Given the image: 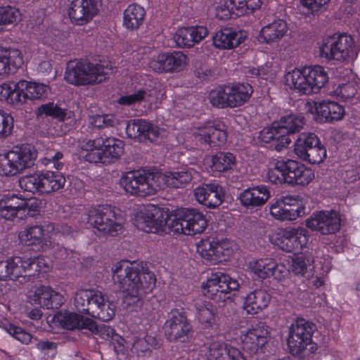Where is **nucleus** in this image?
Returning a JSON list of instances; mask_svg holds the SVG:
<instances>
[{
	"label": "nucleus",
	"instance_id": "obj_17",
	"mask_svg": "<svg viewBox=\"0 0 360 360\" xmlns=\"http://www.w3.org/2000/svg\"><path fill=\"white\" fill-rule=\"evenodd\" d=\"M269 337V327L263 323H257L248 328H240L234 338L244 351L254 354L262 351Z\"/></svg>",
	"mask_w": 360,
	"mask_h": 360
},
{
	"label": "nucleus",
	"instance_id": "obj_37",
	"mask_svg": "<svg viewBox=\"0 0 360 360\" xmlns=\"http://www.w3.org/2000/svg\"><path fill=\"white\" fill-rule=\"evenodd\" d=\"M141 60H147L148 68L158 73H168L167 51H158L151 46L141 47L138 50Z\"/></svg>",
	"mask_w": 360,
	"mask_h": 360
},
{
	"label": "nucleus",
	"instance_id": "obj_29",
	"mask_svg": "<svg viewBox=\"0 0 360 360\" xmlns=\"http://www.w3.org/2000/svg\"><path fill=\"white\" fill-rule=\"evenodd\" d=\"M193 193L195 200L208 208L219 206L224 200L223 188L216 182L198 186L194 189Z\"/></svg>",
	"mask_w": 360,
	"mask_h": 360
},
{
	"label": "nucleus",
	"instance_id": "obj_60",
	"mask_svg": "<svg viewBox=\"0 0 360 360\" xmlns=\"http://www.w3.org/2000/svg\"><path fill=\"white\" fill-rule=\"evenodd\" d=\"M228 85L219 86L210 91L208 95L210 103L218 108L229 107Z\"/></svg>",
	"mask_w": 360,
	"mask_h": 360
},
{
	"label": "nucleus",
	"instance_id": "obj_18",
	"mask_svg": "<svg viewBox=\"0 0 360 360\" xmlns=\"http://www.w3.org/2000/svg\"><path fill=\"white\" fill-rule=\"evenodd\" d=\"M270 214L280 221H294L305 216L307 208L298 195H285L271 204Z\"/></svg>",
	"mask_w": 360,
	"mask_h": 360
},
{
	"label": "nucleus",
	"instance_id": "obj_6",
	"mask_svg": "<svg viewBox=\"0 0 360 360\" xmlns=\"http://www.w3.org/2000/svg\"><path fill=\"white\" fill-rule=\"evenodd\" d=\"M319 56L335 62H352L358 56L360 47L351 35L336 33L323 39L318 43Z\"/></svg>",
	"mask_w": 360,
	"mask_h": 360
},
{
	"label": "nucleus",
	"instance_id": "obj_25",
	"mask_svg": "<svg viewBox=\"0 0 360 360\" xmlns=\"http://www.w3.org/2000/svg\"><path fill=\"white\" fill-rule=\"evenodd\" d=\"M200 352L205 360H247L238 349L221 341L205 344Z\"/></svg>",
	"mask_w": 360,
	"mask_h": 360
},
{
	"label": "nucleus",
	"instance_id": "obj_62",
	"mask_svg": "<svg viewBox=\"0 0 360 360\" xmlns=\"http://www.w3.org/2000/svg\"><path fill=\"white\" fill-rule=\"evenodd\" d=\"M14 119L10 112L0 107V139L8 138L13 132Z\"/></svg>",
	"mask_w": 360,
	"mask_h": 360
},
{
	"label": "nucleus",
	"instance_id": "obj_40",
	"mask_svg": "<svg viewBox=\"0 0 360 360\" xmlns=\"http://www.w3.org/2000/svg\"><path fill=\"white\" fill-rule=\"evenodd\" d=\"M270 301L271 295L266 290H255L245 296L243 308L247 314L255 315L266 309Z\"/></svg>",
	"mask_w": 360,
	"mask_h": 360
},
{
	"label": "nucleus",
	"instance_id": "obj_33",
	"mask_svg": "<svg viewBox=\"0 0 360 360\" xmlns=\"http://www.w3.org/2000/svg\"><path fill=\"white\" fill-rule=\"evenodd\" d=\"M286 184L290 185H308L314 179V171L296 160L285 159Z\"/></svg>",
	"mask_w": 360,
	"mask_h": 360
},
{
	"label": "nucleus",
	"instance_id": "obj_22",
	"mask_svg": "<svg viewBox=\"0 0 360 360\" xmlns=\"http://www.w3.org/2000/svg\"><path fill=\"white\" fill-rule=\"evenodd\" d=\"M307 105V111L319 122L333 123L342 120L345 115V107L330 99L308 103Z\"/></svg>",
	"mask_w": 360,
	"mask_h": 360
},
{
	"label": "nucleus",
	"instance_id": "obj_15",
	"mask_svg": "<svg viewBox=\"0 0 360 360\" xmlns=\"http://www.w3.org/2000/svg\"><path fill=\"white\" fill-rule=\"evenodd\" d=\"M65 181L62 173L44 170L22 176L19 180V186L25 191L50 193L62 188Z\"/></svg>",
	"mask_w": 360,
	"mask_h": 360
},
{
	"label": "nucleus",
	"instance_id": "obj_61",
	"mask_svg": "<svg viewBox=\"0 0 360 360\" xmlns=\"http://www.w3.org/2000/svg\"><path fill=\"white\" fill-rule=\"evenodd\" d=\"M326 157V150L319 141V144H315L312 148H309L307 152L298 158L310 164H319L323 161Z\"/></svg>",
	"mask_w": 360,
	"mask_h": 360
},
{
	"label": "nucleus",
	"instance_id": "obj_1",
	"mask_svg": "<svg viewBox=\"0 0 360 360\" xmlns=\"http://www.w3.org/2000/svg\"><path fill=\"white\" fill-rule=\"evenodd\" d=\"M115 283L124 292V302L127 305L141 302L155 286V274L141 262L121 260L112 267Z\"/></svg>",
	"mask_w": 360,
	"mask_h": 360
},
{
	"label": "nucleus",
	"instance_id": "obj_59",
	"mask_svg": "<svg viewBox=\"0 0 360 360\" xmlns=\"http://www.w3.org/2000/svg\"><path fill=\"white\" fill-rule=\"evenodd\" d=\"M197 252L205 260L216 264L215 240L202 239L197 243Z\"/></svg>",
	"mask_w": 360,
	"mask_h": 360
},
{
	"label": "nucleus",
	"instance_id": "obj_4",
	"mask_svg": "<svg viewBox=\"0 0 360 360\" xmlns=\"http://www.w3.org/2000/svg\"><path fill=\"white\" fill-rule=\"evenodd\" d=\"M112 72L113 66L108 60H74L67 64L64 79L75 86L94 85L104 82Z\"/></svg>",
	"mask_w": 360,
	"mask_h": 360
},
{
	"label": "nucleus",
	"instance_id": "obj_16",
	"mask_svg": "<svg viewBox=\"0 0 360 360\" xmlns=\"http://www.w3.org/2000/svg\"><path fill=\"white\" fill-rule=\"evenodd\" d=\"M239 287L237 279L221 271L211 273L201 284L202 294L215 302H224L231 291L238 290Z\"/></svg>",
	"mask_w": 360,
	"mask_h": 360
},
{
	"label": "nucleus",
	"instance_id": "obj_8",
	"mask_svg": "<svg viewBox=\"0 0 360 360\" xmlns=\"http://www.w3.org/2000/svg\"><path fill=\"white\" fill-rule=\"evenodd\" d=\"M226 139L224 125L219 121H209L197 124L184 136H178L177 141L185 148L191 149L194 141L208 144L210 147H220L226 143Z\"/></svg>",
	"mask_w": 360,
	"mask_h": 360
},
{
	"label": "nucleus",
	"instance_id": "obj_38",
	"mask_svg": "<svg viewBox=\"0 0 360 360\" xmlns=\"http://www.w3.org/2000/svg\"><path fill=\"white\" fill-rule=\"evenodd\" d=\"M283 262L285 266L290 265V270L294 274L302 276L308 280L314 278V260L310 254H301L294 257H288Z\"/></svg>",
	"mask_w": 360,
	"mask_h": 360
},
{
	"label": "nucleus",
	"instance_id": "obj_32",
	"mask_svg": "<svg viewBox=\"0 0 360 360\" xmlns=\"http://www.w3.org/2000/svg\"><path fill=\"white\" fill-rule=\"evenodd\" d=\"M126 132L131 138L147 139L151 141L165 135V131L162 129L143 120H134L129 122L126 127Z\"/></svg>",
	"mask_w": 360,
	"mask_h": 360
},
{
	"label": "nucleus",
	"instance_id": "obj_23",
	"mask_svg": "<svg viewBox=\"0 0 360 360\" xmlns=\"http://www.w3.org/2000/svg\"><path fill=\"white\" fill-rule=\"evenodd\" d=\"M165 331L169 340L184 342L188 340L191 326L183 309H173L169 313V318L165 323Z\"/></svg>",
	"mask_w": 360,
	"mask_h": 360
},
{
	"label": "nucleus",
	"instance_id": "obj_44",
	"mask_svg": "<svg viewBox=\"0 0 360 360\" xmlns=\"http://www.w3.org/2000/svg\"><path fill=\"white\" fill-rule=\"evenodd\" d=\"M195 320L202 328H211L217 324V312L212 303L198 301L195 303Z\"/></svg>",
	"mask_w": 360,
	"mask_h": 360
},
{
	"label": "nucleus",
	"instance_id": "obj_13",
	"mask_svg": "<svg viewBox=\"0 0 360 360\" xmlns=\"http://www.w3.org/2000/svg\"><path fill=\"white\" fill-rule=\"evenodd\" d=\"M268 238L271 244L284 252H298L307 248L310 233L302 226L276 228L271 230Z\"/></svg>",
	"mask_w": 360,
	"mask_h": 360
},
{
	"label": "nucleus",
	"instance_id": "obj_9",
	"mask_svg": "<svg viewBox=\"0 0 360 360\" xmlns=\"http://www.w3.org/2000/svg\"><path fill=\"white\" fill-rule=\"evenodd\" d=\"M37 150L30 144L15 146L0 153V176L11 177L22 173L34 165Z\"/></svg>",
	"mask_w": 360,
	"mask_h": 360
},
{
	"label": "nucleus",
	"instance_id": "obj_49",
	"mask_svg": "<svg viewBox=\"0 0 360 360\" xmlns=\"http://www.w3.org/2000/svg\"><path fill=\"white\" fill-rule=\"evenodd\" d=\"M146 16L144 8L139 4H129L123 13V25L129 30L138 29L143 23Z\"/></svg>",
	"mask_w": 360,
	"mask_h": 360
},
{
	"label": "nucleus",
	"instance_id": "obj_45",
	"mask_svg": "<svg viewBox=\"0 0 360 360\" xmlns=\"http://www.w3.org/2000/svg\"><path fill=\"white\" fill-rule=\"evenodd\" d=\"M359 85L356 81L347 83H339L329 91V95L345 103L356 104L360 102V94L358 91Z\"/></svg>",
	"mask_w": 360,
	"mask_h": 360
},
{
	"label": "nucleus",
	"instance_id": "obj_7",
	"mask_svg": "<svg viewBox=\"0 0 360 360\" xmlns=\"http://www.w3.org/2000/svg\"><path fill=\"white\" fill-rule=\"evenodd\" d=\"M124 219L109 205L91 207L82 216L81 224H89L104 235L116 236L122 232Z\"/></svg>",
	"mask_w": 360,
	"mask_h": 360
},
{
	"label": "nucleus",
	"instance_id": "obj_11",
	"mask_svg": "<svg viewBox=\"0 0 360 360\" xmlns=\"http://www.w3.org/2000/svg\"><path fill=\"white\" fill-rule=\"evenodd\" d=\"M169 233L194 236L202 233L207 226L205 216L195 209L181 208L169 215Z\"/></svg>",
	"mask_w": 360,
	"mask_h": 360
},
{
	"label": "nucleus",
	"instance_id": "obj_56",
	"mask_svg": "<svg viewBox=\"0 0 360 360\" xmlns=\"http://www.w3.org/2000/svg\"><path fill=\"white\" fill-rule=\"evenodd\" d=\"M23 258V262L28 261V266L25 268V274L33 270L34 273L33 276L39 275L40 274L46 273L49 271L52 267L51 262L49 258L44 257H22Z\"/></svg>",
	"mask_w": 360,
	"mask_h": 360
},
{
	"label": "nucleus",
	"instance_id": "obj_47",
	"mask_svg": "<svg viewBox=\"0 0 360 360\" xmlns=\"http://www.w3.org/2000/svg\"><path fill=\"white\" fill-rule=\"evenodd\" d=\"M160 91L155 86L153 89L148 90L141 88L133 94L121 96L117 102L120 105H131L141 101H146L149 103H156L159 99Z\"/></svg>",
	"mask_w": 360,
	"mask_h": 360
},
{
	"label": "nucleus",
	"instance_id": "obj_57",
	"mask_svg": "<svg viewBox=\"0 0 360 360\" xmlns=\"http://www.w3.org/2000/svg\"><path fill=\"white\" fill-rule=\"evenodd\" d=\"M0 327L22 344L28 345L31 342L32 335L23 328L6 321L0 323Z\"/></svg>",
	"mask_w": 360,
	"mask_h": 360
},
{
	"label": "nucleus",
	"instance_id": "obj_28",
	"mask_svg": "<svg viewBox=\"0 0 360 360\" xmlns=\"http://www.w3.org/2000/svg\"><path fill=\"white\" fill-rule=\"evenodd\" d=\"M27 299L32 304L46 309L58 308L63 303V297L59 292L43 285L30 291Z\"/></svg>",
	"mask_w": 360,
	"mask_h": 360
},
{
	"label": "nucleus",
	"instance_id": "obj_5",
	"mask_svg": "<svg viewBox=\"0 0 360 360\" xmlns=\"http://www.w3.org/2000/svg\"><path fill=\"white\" fill-rule=\"evenodd\" d=\"M51 92L49 84L20 79L0 84V101L11 105H22L27 101L42 100Z\"/></svg>",
	"mask_w": 360,
	"mask_h": 360
},
{
	"label": "nucleus",
	"instance_id": "obj_58",
	"mask_svg": "<svg viewBox=\"0 0 360 360\" xmlns=\"http://www.w3.org/2000/svg\"><path fill=\"white\" fill-rule=\"evenodd\" d=\"M213 8L216 17L221 20L229 18L232 13L237 15V8L232 0H214Z\"/></svg>",
	"mask_w": 360,
	"mask_h": 360
},
{
	"label": "nucleus",
	"instance_id": "obj_34",
	"mask_svg": "<svg viewBox=\"0 0 360 360\" xmlns=\"http://www.w3.org/2000/svg\"><path fill=\"white\" fill-rule=\"evenodd\" d=\"M246 39L247 33L245 31L226 27L214 34L212 43L219 49H233L243 43Z\"/></svg>",
	"mask_w": 360,
	"mask_h": 360
},
{
	"label": "nucleus",
	"instance_id": "obj_19",
	"mask_svg": "<svg viewBox=\"0 0 360 360\" xmlns=\"http://www.w3.org/2000/svg\"><path fill=\"white\" fill-rule=\"evenodd\" d=\"M250 274L255 276L266 279L273 278L278 281H284L290 276V269L284 262H278L271 257H264L252 260L248 264Z\"/></svg>",
	"mask_w": 360,
	"mask_h": 360
},
{
	"label": "nucleus",
	"instance_id": "obj_26",
	"mask_svg": "<svg viewBox=\"0 0 360 360\" xmlns=\"http://www.w3.org/2000/svg\"><path fill=\"white\" fill-rule=\"evenodd\" d=\"M89 307L86 314L103 321L111 320L115 314L116 304L108 300L107 295L97 290H91Z\"/></svg>",
	"mask_w": 360,
	"mask_h": 360
},
{
	"label": "nucleus",
	"instance_id": "obj_10",
	"mask_svg": "<svg viewBox=\"0 0 360 360\" xmlns=\"http://www.w3.org/2000/svg\"><path fill=\"white\" fill-rule=\"evenodd\" d=\"M313 330L314 325L302 318L296 319L290 325L286 343L292 356L304 358L306 353L316 352L317 345L312 342Z\"/></svg>",
	"mask_w": 360,
	"mask_h": 360
},
{
	"label": "nucleus",
	"instance_id": "obj_27",
	"mask_svg": "<svg viewBox=\"0 0 360 360\" xmlns=\"http://www.w3.org/2000/svg\"><path fill=\"white\" fill-rule=\"evenodd\" d=\"M271 197L268 186L260 184L243 190L238 195L240 205L249 210L257 209L265 205Z\"/></svg>",
	"mask_w": 360,
	"mask_h": 360
},
{
	"label": "nucleus",
	"instance_id": "obj_30",
	"mask_svg": "<svg viewBox=\"0 0 360 360\" xmlns=\"http://www.w3.org/2000/svg\"><path fill=\"white\" fill-rule=\"evenodd\" d=\"M195 173V171L191 167L165 173L156 172L158 190L165 187L176 188L184 187L194 178Z\"/></svg>",
	"mask_w": 360,
	"mask_h": 360
},
{
	"label": "nucleus",
	"instance_id": "obj_50",
	"mask_svg": "<svg viewBox=\"0 0 360 360\" xmlns=\"http://www.w3.org/2000/svg\"><path fill=\"white\" fill-rule=\"evenodd\" d=\"M283 131L288 136L299 132L304 125V117L299 112H290L281 117L276 122Z\"/></svg>",
	"mask_w": 360,
	"mask_h": 360
},
{
	"label": "nucleus",
	"instance_id": "obj_39",
	"mask_svg": "<svg viewBox=\"0 0 360 360\" xmlns=\"http://www.w3.org/2000/svg\"><path fill=\"white\" fill-rule=\"evenodd\" d=\"M24 63L21 51L0 47V75L15 73Z\"/></svg>",
	"mask_w": 360,
	"mask_h": 360
},
{
	"label": "nucleus",
	"instance_id": "obj_43",
	"mask_svg": "<svg viewBox=\"0 0 360 360\" xmlns=\"http://www.w3.org/2000/svg\"><path fill=\"white\" fill-rule=\"evenodd\" d=\"M22 195L4 194L0 198V216L6 220H12L19 214L22 215Z\"/></svg>",
	"mask_w": 360,
	"mask_h": 360
},
{
	"label": "nucleus",
	"instance_id": "obj_51",
	"mask_svg": "<svg viewBox=\"0 0 360 360\" xmlns=\"http://www.w3.org/2000/svg\"><path fill=\"white\" fill-rule=\"evenodd\" d=\"M287 169L285 159L276 158L270 163L266 172V180L272 184H286Z\"/></svg>",
	"mask_w": 360,
	"mask_h": 360
},
{
	"label": "nucleus",
	"instance_id": "obj_12",
	"mask_svg": "<svg viewBox=\"0 0 360 360\" xmlns=\"http://www.w3.org/2000/svg\"><path fill=\"white\" fill-rule=\"evenodd\" d=\"M169 212L153 204L141 205L134 214V225L147 233H169Z\"/></svg>",
	"mask_w": 360,
	"mask_h": 360
},
{
	"label": "nucleus",
	"instance_id": "obj_63",
	"mask_svg": "<svg viewBox=\"0 0 360 360\" xmlns=\"http://www.w3.org/2000/svg\"><path fill=\"white\" fill-rule=\"evenodd\" d=\"M237 8V15L251 14L259 9L264 0H232Z\"/></svg>",
	"mask_w": 360,
	"mask_h": 360
},
{
	"label": "nucleus",
	"instance_id": "obj_2",
	"mask_svg": "<svg viewBox=\"0 0 360 360\" xmlns=\"http://www.w3.org/2000/svg\"><path fill=\"white\" fill-rule=\"evenodd\" d=\"M328 74L323 66L307 65L286 68L283 82L290 90L300 95L319 94L328 82Z\"/></svg>",
	"mask_w": 360,
	"mask_h": 360
},
{
	"label": "nucleus",
	"instance_id": "obj_35",
	"mask_svg": "<svg viewBox=\"0 0 360 360\" xmlns=\"http://www.w3.org/2000/svg\"><path fill=\"white\" fill-rule=\"evenodd\" d=\"M236 166V160L231 153L219 152L207 155L203 159V167L212 174H221L233 171Z\"/></svg>",
	"mask_w": 360,
	"mask_h": 360
},
{
	"label": "nucleus",
	"instance_id": "obj_41",
	"mask_svg": "<svg viewBox=\"0 0 360 360\" xmlns=\"http://www.w3.org/2000/svg\"><path fill=\"white\" fill-rule=\"evenodd\" d=\"M53 322L67 330H88L91 319L71 311H59L53 317Z\"/></svg>",
	"mask_w": 360,
	"mask_h": 360
},
{
	"label": "nucleus",
	"instance_id": "obj_3",
	"mask_svg": "<svg viewBox=\"0 0 360 360\" xmlns=\"http://www.w3.org/2000/svg\"><path fill=\"white\" fill-rule=\"evenodd\" d=\"M124 143L117 138L99 136L83 141L79 144L78 155L86 161L103 165L117 162L124 154Z\"/></svg>",
	"mask_w": 360,
	"mask_h": 360
},
{
	"label": "nucleus",
	"instance_id": "obj_64",
	"mask_svg": "<svg viewBox=\"0 0 360 360\" xmlns=\"http://www.w3.org/2000/svg\"><path fill=\"white\" fill-rule=\"evenodd\" d=\"M173 39L179 48H191L195 45L188 27H179L174 33Z\"/></svg>",
	"mask_w": 360,
	"mask_h": 360
},
{
	"label": "nucleus",
	"instance_id": "obj_36",
	"mask_svg": "<svg viewBox=\"0 0 360 360\" xmlns=\"http://www.w3.org/2000/svg\"><path fill=\"white\" fill-rule=\"evenodd\" d=\"M288 31L286 21L276 18L262 27L258 40L266 44H277L287 36Z\"/></svg>",
	"mask_w": 360,
	"mask_h": 360
},
{
	"label": "nucleus",
	"instance_id": "obj_53",
	"mask_svg": "<svg viewBox=\"0 0 360 360\" xmlns=\"http://www.w3.org/2000/svg\"><path fill=\"white\" fill-rule=\"evenodd\" d=\"M216 264L229 260L237 250V245L232 240H215Z\"/></svg>",
	"mask_w": 360,
	"mask_h": 360
},
{
	"label": "nucleus",
	"instance_id": "obj_48",
	"mask_svg": "<svg viewBox=\"0 0 360 360\" xmlns=\"http://www.w3.org/2000/svg\"><path fill=\"white\" fill-rule=\"evenodd\" d=\"M281 70V59L278 56H270L263 65L250 68L247 74L248 77L258 76L264 79H273Z\"/></svg>",
	"mask_w": 360,
	"mask_h": 360
},
{
	"label": "nucleus",
	"instance_id": "obj_31",
	"mask_svg": "<svg viewBox=\"0 0 360 360\" xmlns=\"http://www.w3.org/2000/svg\"><path fill=\"white\" fill-rule=\"evenodd\" d=\"M257 138L260 143L269 144V146L278 152L287 148L291 143L289 136L281 130L276 122L263 128L259 131Z\"/></svg>",
	"mask_w": 360,
	"mask_h": 360
},
{
	"label": "nucleus",
	"instance_id": "obj_20",
	"mask_svg": "<svg viewBox=\"0 0 360 360\" xmlns=\"http://www.w3.org/2000/svg\"><path fill=\"white\" fill-rule=\"evenodd\" d=\"M341 215L335 210L314 212L304 222L306 228L321 235L334 234L341 227Z\"/></svg>",
	"mask_w": 360,
	"mask_h": 360
},
{
	"label": "nucleus",
	"instance_id": "obj_24",
	"mask_svg": "<svg viewBox=\"0 0 360 360\" xmlns=\"http://www.w3.org/2000/svg\"><path fill=\"white\" fill-rule=\"evenodd\" d=\"M101 6V0H72L68 8L72 22L83 25L95 17Z\"/></svg>",
	"mask_w": 360,
	"mask_h": 360
},
{
	"label": "nucleus",
	"instance_id": "obj_14",
	"mask_svg": "<svg viewBox=\"0 0 360 360\" xmlns=\"http://www.w3.org/2000/svg\"><path fill=\"white\" fill-rule=\"evenodd\" d=\"M156 172L133 170L123 172L119 185L127 193L138 197L153 195L158 190Z\"/></svg>",
	"mask_w": 360,
	"mask_h": 360
},
{
	"label": "nucleus",
	"instance_id": "obj_46",
	"mask_svg": "<svg viewBox=\"0 0 360 360\" xmlns=\"http://www.w3.org/2000/svg\"><path fill=\"white\" fill-rule=\"evenodd\" d=\"M229 108L240 107L245 104L252 94L251 85L246 83L228 84Z\"/></svg>",
	"mask_w": 360,
	"mask_h": 360
},
{
	"label": "nucleus",
	"instance_id": "obj_52",
	"mask_svg": "<svg viewBox=\"0 0 360 360\" xmlns=\"http://www.w3.org/2000/svg\"><path fill=\"white\" fill-rule=\"evenodd\" d=\"M22 19V13L19 8L13 6H0V31L4 27L16 25Z\"/></svg>",
	"mask_w": 360,
	"mask_h": 360
},
{
	"label": "nucleus",
	"instance_id": "obj_21",
	"mask_svg": "<svg viewBox=\"0 0 360 360\" xmlns=\"http://www.w3.org/2000/svg\"><path fill=\"white\" fill-rule=\"evenodd\" d=\"M55 236L53 224L26 227L18 234L20 242L27 246H33L39 250L51 248V239Z\"/></svg>",
	"mask_w": 360,
	"mask_h": 360
},
{
	"label": "nucleus",
	"instance_id": "obj_54",
	"mask_svg": "<svg viewBox=\"0 0 360 360\" xmlns=\"http://www.w3.org/2000/svg\"><path fill=\"white\" fill-rule=\"evenodd\" d=\"M319 143V139L312 132L301 133L294 144V152L297 157L307 152L309 148Z\"/></svg>",
	"mask_w": 360,
	"mask_h": 360
},
{
	"label": "nucleus",
	"instance_id": "obj_55",
	"mask_svg": "<svg viewBox=\"0 0 360 360\" xmlns=\"http://www.w3.org/2000/svg\"><path fill=\"white\" fill-rule=\"evenodd\" d=\"M169 72H179L186 68L188 58L182 51H167Z\"/></svg>",
	"mask_w": 360,
	"mask_h": 360
},
{
	"label": "nucleus",
	"instance_id": "obj_42",
	"mask_svg": "<svg viewBox=\"0 0 360 360\" xmlns=\"http://www.w3.org/2000/svg\"><path fill=\"white\" fill-rule=\"evenodd\" d=\"M23 263L22 257H13L6 262H0V281H15L25 274L28 261Z\"/></svg>",
	"mask_w": 360,
	"mask_h": 360
}]
</instances>
